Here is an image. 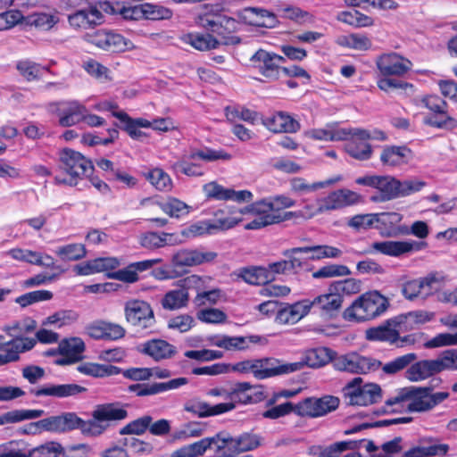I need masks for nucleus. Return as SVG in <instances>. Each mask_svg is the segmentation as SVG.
<instances>
[{"instance_id":"obj_61","label":"nucleus","mask_w":457,"mask_h":457,"mask_svg":"<svg viewBox=\"0 0 457 457\" xmlns=\"http://www.w3.org/2000/svg\"><path fill=\"white\" fill-rule=\"evenodd\" d=\"M337 19L338 21L355 28L370 27L374 24L372 17L366 15L356 9L339 12Z\"/></svg>"},{"instance_id":"obj_1","label":"nucleus","mask_w":457,"mask_h":457,"mask_svg":"<svg viewBox=\"0 0 457 457\" xmlns=\"http://www.w3.org/2000/svg\"><path fill=\"white\" fill-rule=\"evenodd\" d=\"M448 392H434L431 386H410L399 388L395 395L385 402L390 412H426L442 403L449 397Z\"/></svg>"},{"instance_id":"obj_38","label":"nucleus","mask_w":457,"mask_h":457,"mask_svg":"<svg viewBox=\"0 0 457 457\" xmlns=\"http://www.w3.org/2000/svg\"><path fill=\"white\" fill-rule=\"evenodd\" d=\"M138 243L145 249L155 250L166 245H175L179 243V239L175 233L147 231L139 236Z\"/></svg>"},{"instance_id":"obj_54","label":"nucleus","mask_w":457,"mask_h":457,"mask_svg":"<svg viewBox=\"0 0 457 457\" xmlns=\"http://www.w3.org/2000/svg\"><path fill=\"white\" fill-rule=\"evenodd\" d=\"M336 44L357 51H368L372 46L371 39L363 33H351L337 37Z\"/></svg>"},{"instance_id":"obj_49","label":"nucleus","mask_w":457,"mask_h":457,"mask_svg":"<svg viewBox=\"0 0 457 457\" xmlns=\"http://www.w3.org/2000/svg\"><path fill=\"white\" fill-rule=\"evenodd\" d=\"M335 355L336 352L328 347L311 349L306 352L304 360L303 361H299L303 365L300 370H302L305 365L310 368H320L328 364L329 361L333 363Z\"/></svg>"},{"instance_id":"obj_20","label":"nucleus","mask_w":457,"mask_h":457,"mask_svg":"<svg viewBox=\"0 0 457 457\" xmlns=\"http://www.w3.org/2000/svg\"><path fill=\"white\" fill-rule=\"evenodd\" d=\"M70 26L75 29H91L104 22V16L96 9V4H89L83 9L67 16Z\"/></svg>"},{"instance_id":"obj_32","label":"nucleus","mask_w":457,"mask_h":457,"mask_svg":"<svg viewBox=\"0 0 457 457\" xmlns=\"http://www.w3.org/2000/svg\"><path fill=\"white\" fill-rule=\"evenodd\" d=\"M85 351V344L79 337H71L62 339L58 345V352L62 356L56 360L59 365L71 364L79 361Z\"/></svg>"},{"instance_id":"obj_19","label":"nucleus","mask_w":457,"mask_h":457,"mask_svg":"<svg viewBox=\"0 0 457 457\" xmlns=\"http://www.w3.org/2000/svg\"><path fill=\"white\" fill-rule=\"evenodd\" d=\"M328 293L320 295L313 300L306 299L309 312L311 309H315L321 316L333 319L338 316L341 312L343 304V295H340L334 290H329Z\"/></svg>"},{"instance_id":"obj_11","label":"nucleus","mask_w":457,"mask_h":457,"mask_svg":"<svg viewBox=\"0 0 457 457\" xmlns=\"http://www.w3.org/2000/svg\"><path fill=\"white\" fill-rule=\"evenodd\" d=\"M126 322L137 329H146L155 323V317L151 304L142 299L131 298L124 303Z\"/></svg>"},{"instance_id":"obj_15","label":"nucleus","mask_w":457,"mask_h":457,"mask_svg":"<svg viewBox=\"0 0 457 457\" xmlns=\"http://www.w3.org/2000/svg\"><path fill=\"white\" fill-rule=\"evenodd\" d=\"M250 62L262 76L274 81L280 76L281 63L285 62V58L275 53L259 49L252 55Z\"/></svg>"},{"instance_id":"obj_53","label":"nucleus","mask_w":457,"mask_h":457,"mask_svg":"<svg viewBox=\"0 0 457 457\" xmlns=\"http://www.w3.org/2000/svg\"><path fill=\"white\" fill-rule=\"evenodd\" d=\"M78 371L93 378H106L119 375L121 368L112 364H100L96 362H84L78 366Z\"/></svg>"},{"instance_id":"obj_58","label":"nucleus","mask_w":457,"mask_h":457,"mask_svg":"<svg viewBox=\"0 0 457 457\" xmlns=\"http://www.w3.org/2000/svg\"><path fill=\"white\" fill-rule=\"evenodd\" d=\"M213 441L204 437L193 444L185 445L171 453L170 457H197L202 456L208 449H212Z\"/></svg>"},{"instance_id":"obj_6","label":"nucleus","mask_w":457,"mask_h":457,"mask_svg":"<svg viewBox=\"0 0 457 457\" xmlns=\"http://www.w3.org/2000/svg\"><path fill=\"white\" fill-rule=\"evenodd\" d=\"M300 362L282 363L275 358L245 360L232 365V370L242 374L252 373L257 379H265L283 374H289L300 369Z\"/></svg>"},{"instance_id":"obj_33","label":"nucleus","mask_w":457,"mask_h":457,"mask_svg":"<svg viewBox=\"0 0 457 457\" xmlns=\"http://www.w3.org/2000/svg\"><path fill=\"white\" fill-rule=\"evenodd\" d=\"M306 299L298 301L295 303H280L275 321L278 324H295L309 313Z\"/></svg>"},{"instance_id":"obj_7","label":"nucleus","mask_w":457,"mask_h":457,"mask_svg":"<svg viewBox=\"0 0 457 457\" xmlns=\"http://www.w3.org/2000/svg\"><path fill=\"white\" fill-rule=\"evenodd\" d=\"M210 439H212V448L216 451H228L232 453L253 451L258 448L262 441V437L257 434L245 432L234 437L227 431H220L210 436Z\"/></svg>"},{"instance_id":"obj_43","label":"nucleus","mask_w":457,"mask_h":457,"mask_svg":"<svg viewBox=\"0 0 457 457\" xmlns=\"http://www.w3.org/2000/svg\"><path fill=\"white\" fill-rule=\"evenodd\" d=\"M262 337L258 335L229 337H218L214 342V345L228 351H244L249 348L251 344H259Z\"/></svg>"},{"instance_id":"obj_17","label":"nucleus","mask_w":457,"mask_h":457,"mask_svg":"<svg viewBox=\"0 0 457 457\" xmlns=\"http://www.w3.org/2000/svg\"><path fill=\"white\" fill-rule=\"evenodd\" d=\"M84 40L100 49L112 52H120L127 48L126 38L112 30L97 29L86 33Z\"/></svg>"},{"instance_id":"obj_52","label":"nucleus","mask_w":457,"mask_h":457,"mask_svg":"<svg viewBox=\"0 0 457 457\" xmlns=\"http://www.w3.org/2000/svg\"><path fill=\"white\" fill-rule=\"evenodd\" d=\"M349 131L346 128H340L337 123H328L325 128L313 129L310 131V137L316 140L341 141L346 140Z\"/></svg>"},{"instance_id":"obj_12","label":"nucleus","mask_w":457,"mask_h":457,"mask_svg":"<svg viewBox=\"0 0 457 457\" xmlns=\"http://www.w3.org/2000/svg\"><path fill=\"white\" fill-rule=\"evenodd\" d=\"M339 398L326 395L321 397H307L297 403L296 415L299 417L318 418L327 415L339 406Z\"/></svg>"},{"instance_id":"obj_21","label":"nucleus","mask_w":457,"mask_h":457,"mask_svg":"<svg viewBox=\"0 0 457 457\" xmlns=\"http://www.w3.org/2000/svg\"><path fill=\"white\" fill-rule=\"evenodd\" d=\"M188 282L191 292L195 293L192 301L195 308L212 306L220 301L221 290L220 288L206 290L205 281L201 276L192 274Z\"/></svg>"},{"instance_id":"obj_18","label":"nucleus","mask_w":457,"mask_h":457,"mask_svg":"<svg viewBox=\"0 0 457 457\" xmlns=\"http://www.w3.org/2000/svg\"><path fill=\"white\" fill-rule=\"evenodd\" d=\"M363 202V197L357 192L341 188L329 193L321 200L319 211L328 212L357 205Z\"/></svg>"},{"instance_id":"obj_31","label":"nucleus","mask_w":457,"mask_h":457,"mask_svg":"<svg viewBox=\"0 0 457 457\" xmlns=\"http://www.w3.org/2000/svg\"><path fill=\"white\" fill-rule=\"evenodd\" d=\"M236 408V403L233 402L220 403L215 405H211L206 402L202 401H190L184 405V410L192 413L199 418H205L216 416L228 412Z\"/></svg>"},{"instance_id":"obj_30","label":"nucleus","mask_w":457,"mask_h":457,"mask_svg":"<svg viewBox=\"0 0 457 457\" xmlns=\"http://www.w3.org/2000/svg\"><path fill=\"white\" fill-rule=\"evenodd\" d=\"M239 17L244 23L253 27L273 28L278 22L273 12L258 7L244 8L240 12Z\"/></svg>"},{"instance_id":"obj_28","label":"nucleus","mask_w":457,"mask_h":457,"mask_svg":"<svg viewBox=\"0 0 457 457\" xmlns=\"http://www.w3.org/2000/svg\"><path fill=\"white\" fill-rule=\"evenodd\" d=\"M188 383L187 378H177L167 382L137 383L129 385L128 391L134 393L137 396L143 397L158 395L166 391L177 389Z\"/></svg>"},{"instance_id":"obj_39","label":"nucleus","mask_w":457,"mask_h":457,"mask_svg":"<svg viewBox=\"0 0 457 457\" xmlns=\"http://www.w3.org/2000/svg\"><path fill=\"white\" fill-rule=\"evenodd\" d=\"M62 433V416H50L37 421L29 422L18 428L21 435H39L43 432Z\"/></svg>"},{"instance_id":"obj_42","label":"nucleus","mask_w":457,"mask_h":457,"mask_svg":"<svg viewBox=\"0 0 457 457\" xmlns=\"http://www.w3.org/2000/svg\"><path fill=\"white\" fill-rule=\"evenodd\" d=\"M142 352L159 361L172 358L177 353V348L166 340L151 339L144 343Z\"/></svg>"},{"instance_id":"obj_45","label":"nucleus","mask_w":457,"mask_h":457,"mask_svg":"<svg viewBox=\"0 0 457 457\" xmlns=\"http://www.w3.org/2000/svg\"><path fill=\"white\" fill-rule=\"evenodd\" d=\"M220 23L221 26H217L212 33L213 36L220 37V46H236L241 42V38L235 34L237 24L235 19L224 15Z\"/></svg>"},{"instance_id":"obj_56","label":"nucleus","mask_w":457,"mask_h":457,"mask_svg":"<svg viewBox=\"0 0 457 457\" xmlns=\"http://www.w3.org/2000/svg\"><path fill=\"white\" fill-rule=\"evenodd\" d=\"M339 179H328L325 181L309 183L305 179L302 177H295L289 180L290 190L295 195H305L311 192L317 191L320 188H324L329 186Z\"/></svg>"},{"instance_id":"obj_55","label":"nucleus","mask_w":457,"mask_h":457,"mask_svg":"<svg viewBox=\"0 0 457 457\" xmlns=\"http://www.w3.org/2000/svg\"><path fill=\"white\" fill-rule=\"evenodd\" d=\"M16 69L20 75L28 82L39 80L45 71H50L49 67L43 66L29 59L18 61L16 62Z\"/></svg>"},{"instance_id":"obj_2","label":"nucleus","mask_w":457,"mask_h":457,"mask_svg":"<svg viewBox=\"0 0 457 457\" xmlns=\"http://www.w3.org/2000/svg\"><path fill=\"white\" fill-rule=\"evenodd\" d=\"M62 416V433L79 429L84 436H98L109 427L110 421L125 420L128 411L116 403L99 404L92 412V419L84 420L75 412H64Z\"/></svg>"},{"instance_id":"obj_50","label":"nucleus","mask_w":457,"mask_h":457,"mask_svg":"<svg viewBox=\"0 0 457 457\" xmlns=\"http://www.w3.org/2000/svg\"><path fill=\"white\" fill-rule=\"evenodd\" d=\"M366 442L365 439L359 441H341L330 445L328 447L321 449L320 446H312L310 448L311 454H317V457H338L343 452L346 450H354L359 447V445Z\"/></svg>"},{"instance_id":"obj_23","label":"nucleus","mask_w":457,"mask_h":457,"mask_svg":"<svg viewBox=\"0 0 457 457\" xmlns=\"http://www.w3.org/2000/svg\"><path fill=\"white\" fill-rule=\"evenodd\" d=\"M162 261L161 258H156L130 262L123 269L107 273L106 277L126 284H134L139 281V273L151 270L154 265L162 262Z\"/></svg>"},{"instance_id":"obj_14","label":"nucleus","mask_w":457,"mask_h":457,"mask_svg":"<svg viewBox=\"0 0 457 457\" xmlns=\"http://www.w3.org/2000/svg\"><path fill=\"white\" fill-rule=\"evenodd\" d=\"M379 76H405L412 68V62L408 58L395 52L379 54L375 61Z\"/></svg>"},{"instance_id":"obj_3","label":"nucleus","mask_w":457,"mask_h":457,"mask_svg":"<svg viewBox=\"0 0 457 457\" xmlns=\"http://www.w3.org/2000/svg\"><path fill=\"white\" fill-rule=\"evenodd\" d=\"M295 201L283 195L264 198L244 207L240 213H250L255 218L244 225L245 229L256 230L267 226L278 224L295 216L294 212L280 211L293 207Z\"/></svg>"},{"instance_id":"obj_63","label":"nucleus","mask_w":457,"mask_h":457,"mask_svg":"<svg viewBox=\"0 0 457 457\" xmlns=\"http://www.w3.org/2000/svg\"><path fill=\"white\" fill-rule=\"evenodd\" d=\"M223 16L224 15H221L220 13L212 12L210 11H204L197 13L194 20L195 23L198 27L205 29L207 33L212 35L217 26H221V23H220V21L223 18Z\"/></svg>"},{"instance_id":"obj_62","label":"nucleus","mask_w":457,"mask_h":457,"mask_svg":"<svg viewBox=\"0 0 457 457\" xmlns=\"http://www.w3.org/2000/svg\"><path fill=\"white\" fill-rule=\"evenodd\" d=\"M59 18L46 12H32L25 17V23L41 30L51 29L57 22Z\"/></svg>"},{"instance_id":"obj_51","label":"nucleus","mask_w":457,"mask_h":457,"mask_svg":"<svg viewBox=\"0 0 457 457\" xmlns=\"http://www.w3.org/2000/svg\"><path fill=\"white\" fill-rule=\"evenodd\" d=\"M184 43L198 51H209L220 47L218 38L210 33L189 32L183 37Z\"/></svg>"},{"instance_id":"obj_48","label":"nucleus","mask_w":457,"mask_h":457,"mask_svg":"<svg viewBox=\"0 0 457 457\" xmlns=\"http://www.w3.org/2000/svg\"><path fill=\"white\" fill-rule=\"evenodd\" d=\"M437 373L435 360H422L410 364L406 371V378L411 381H420Z\"/></svg>"},{"instance_id":"obj_8","label":"nucleus","mask_w":457,"mask_h":457,"mask_svg":"<svg viewBox=\"0 0 457 457\" xmlns=\"http://www.w3.org/2000/svg\"><path fill=\"white\" fill-rule=\"evenodd\" d=\"M355 182L377 190V193L370 196L373 203H385L398 198V179L395 177L367 175L357 178Z\"/></svg>"},{"instance_id":"obj_37","label":"nucleus","mask_w":457,"mask_h":457,"mask_svg":"<svg viewBox=\"0 0 457 457\" xmlns=\"http://www.w3.org/2000/svg\"><path fill=\"white\" fill-rule=\"evenodd\" d=\"M401 322L396 318L387 320L383 325L370 328L366 330V338L370 341L395 343L399 337L397 327Z\"/></svg>"},{"instance_id":"obj_5","label":"nucleus","mask_w":457,"mask_h":457,"mask_svg":"<svg viewBox=\"0 0 457 457\" xmlns=\"http://www.w3.org/2000/svg\"><path fill=\"white\" fill-rule=\"evenodd\" d=\"M389 306L386 297L378 291H370L360 295L343 312L346 321L363 322L383 314Z\"/></svg>"},{"instance_id":"obj_34","label":"nucleus","mask_w":457,"mask_h":457,"mask_svg":"<svg viewBox=\"0 0 457 457\" xmlns=\"http://www.w3.org/2000/svg\"><path fill=\"white\" fill-rule=\"evenodd\" d=\"M87 388L77 384L46 385L38 388H30L29 394L36 396H53L65 398L84 393Z\"/></svg>"},{"instance_id":"obj_46","label":"nucleus","mask_w":457,"mask_h":457,"mask_svg":"<svg viewBox=\"0 0 457 457\" xmlns=\"http://www.w3.org/2000/svg\"><path fill=\"white\" fill-rule=\"evenodd\" d=\"M87 108L77 101L67 103L66 107L57 112L59 124L62 127H71L82 121Z\"/></svg>"},{"instance_id":"obj_24","label":"nucleus","mask_w":457,"mask_h":457,"mask_svg":"<svg viewBox=\"0 0 457 457\" xmlns=\"http://www.w3.org/2000/svg\"><path fill=\"white\" fill-rule=\"evenodd\" d=\"M218 254L212 251L199 249H179L171 257L173 268L193 267L203 263L212 262Z\"/></svg>"},{"instance_id":"obj_59","label":"nucleus","mask_w":457,"mask_h":457,"mask_svg":"<svg viewBox=\"0 0 457 457\" xmlns=\"http://www.w3.org/2000/svg\"><path fill=\"white\" fill-rule=\"evenodd\" d=\"M145 179L157 190L169 192L173 187L170 175L161 168H154L144 173Z\"/></svg>"},{"instance_id":"obj_64","label":"nucleus","mask_w":457,"mask_h":457,"mask_svg":"<svg viewBox=\"0 0 457 457\" xmlns=\"http://www.w3.org/2000/svg\"><path fill=\"white\" fill-rule=\"evenodd\" d=\"M0 447L4 449V457H29V445L24 440H12Z\"/></svg>"},{"instance_id":"obj_10","label":"nucleus","mask_w":457,"mask_h":457,"mask_svg":"<svg viewBox=\"0 0 457 457\" xmlns=\"http://www.w3.org/2000/svg\"><path fill=\"white\" fill-rule=\"evenodd\" d=\"M422 105L431 112L425 123L436 129H453L457 120L448 114V104L437 95H428L420 99Z\"/></svg>"},{"instance_id":"obj_57","label":"nucleus","mask_w":457,"mask_h":457,"mask_svg":"<svg viewBox=\"0 0 457 457\" xmlns=\"http://www.w3.org/2000/svg\"><path fill=\"white\" fill-rule=\"evenodd\" d=\"M293 253H312V260H320L325 258H338L342 255V251L335 246L328 245H318L312 246L295 247Z\"/></svg>"},{"instance_id":"obj_44","label":"nucleus","mask_w":457,"mask_h":457,"mask_svg":"<svg viewBox=\"0 0 457 457\" xmlns=\"http://www.w3.org/2000/svg\"><path fill=\"white\" fill-rule=\"evenodd\" d=\"M244 208L240 209H220L214 212V220L212 222L213 230H227L232 228L243 220V215L240 213Z\"/></svg>"},{"instance_id":"obj_25","label":"nucleus","mask_w":457,"mask_h":457,"mask_svg":"<svg viewBox=\"0 0 457 457\" xmlns=\"http://www.w3.org/2000/svg\"><path fill=\"white\" fill-rule=\"evenodd\" d=\"M36 345L35 338L15 336L12 339L0 343V366L20 360V354L31 350Z\"/></svg>"},{"instance_id":"obj_22","label":"nucleus","mask_w":457,"mask_h":457,"mask_svg":"<svg viewBox=\"0 0 457 457\" xmlns=\"http://www.w3.org/2000/svg\"><path fill=\"white\" fill-rule=\"evenodd\" d=\"M190 275L179 279L177 287L167 291L162 297L160 303L163 310L177 311L186 308L189 303V288Z\"/></svg>"},{"instance_id":"obj_13","label":"nucleus","mask_w":457,"mask_h":457,"mask_svg":"<svg viewBox=\"0 0 457 457\" xmlns=\"http://www.w3.org/2000/svg\"><path fill=\"white\" fill-rule=\"evenodd\" d=\"M427 247L428 243L425 241H381L372 243L363 251V253H379L387 256L400 257L405 253L422 251Z\"/></svg>"},{"instance_id":"obj_47","label":"nucleus","mask_w":457,"mask_h":457,"mask_svg":"<svg viewBox=\"0 0 457 457\" xmlns=\"http://www.w3.org/2000/svg\"><path fill=\"white\" fill-rule=\"evenodd\" d=\"M238 278L249 285L263 286L270 281V273L264 266H247L237 269L235 272Z\"/></svg>"},{"instance_id":"obj_41","label":"nucleus","mask_w":457,"mask_h":457,"mask_svg":"<svg viewBox=\"0 0 457 457\" xmlns=\"http://www.w3.org/2000/svg\"><path fill=\"white\" fill-rule=\"evenodd\" d=\"M382 397L381 388L377 384H366L350 393L349 403L353 405L367 406L376 403Z\"/></svg>"},{"instance_id":"obj_40","label":"nucleus","mask_w":457,"mask_h":457,"mask_svg":"<svg viewBox=\"0 0 457 457\" xmlns=\"http://www.w3.org/2000/svg\"><path fill=\"white\" fill-rule=\"evenodd\" d=\"M142 205H156L164 213L171 218L179 219L189 212V206L183 201L176 197H168L166 202H159L154 198L148 197L141 201Z\"/></svg>"},{"instance_id":"obj_60","label":"nucleus","mask_w":457,"mask_h":457,"mask_svg":"<svg viewBox=\"0 0 457 457\" xmlns=\"http://www.w3.org/2000/svg\"><path fill=\"white\" fill-rule=\"evenodd\" d=\"M29 457H78L75 454L65 453L62 445L55 441H49L41 445L30 448Z\"/></svg>"},{"instance_id":"obj_26","label":"nucleus","mask_w":457,"mask_h":457,"mask_svg":"<svg viewBox=\"0 0 457 457\" xmlns=\"http://www.w3.org/2000/svg\"><path fill=\"white\" fill-rule=\"evenodd\" d=\"M435 275L407 280L402 284L401 293L405 299L414 301L419 297L426 299L434 293L433 285L436 282Z\"/></svg>"},{"instance_id":"obj_29","label":"nucleus","mask_w":457,"mask_h":457,"mask_svg":"<svg viewBox=\"0 0 457 457\" xmlns=\"http://www.w3.org/2000/svg\"><path fill=\"white\" fill-rule=\"evenodd\" d=\"M377 228L381 236L394 237L407 235V226L402 224L403 215L399 212L377 213Z\"/></svg>"},{"instance_id":"obj_16","label":"nucleus","mask_w":457,"mask_h":457,"mask_svg":"<svg viewBox=\"0 0 457 457\" xmlns=\"http://www.w3.org/2000/svg\"><path fill=\"white\" fill-rule=\"evenodd\" d=\"M349 136L345 145V152L359 161L369 160L372 155L371 145L368 140L371 137L368 130L359 128H346Z\"/></svg>"},{"instance_id":"obj_27","label":"nucleus","mask_w":457,"mask_h":457,"mask_svg":"<svg viewBox=\"0 0 457 457\" xmlns=\"http://www.w3.org/2000/svg\"><path fill=\"white\" fill-rule=\"evenodd\" d=\"M262 124L270 132L296 133L300 130V122L288 112L278 111L270 116L262 118Z\"/></svg>"},{"instance_id":"obj_35","label":"nucleus","mask_w":457,"mask_h":457,"mask_svg":"<svg viewBox=\"0 0 457 457\" xmlns=\"http://www.w3.org/2000/svg\"><path fill=\"white\" fill-rule=\"evenodd\" d=\"M112 115L120 120V129L124 130L135 140H139L146 136L145 132L140 130L141 128L152 127V123L148 120L144 118H132L124 111H112Z\"/></svg>"},{"instance_id":"obj_9","label":"nucleus","mask_w":457,"mask_h":457,"mask_svg":"<svg viewBox=\"0 0 457 457\" xmlns=\"http://www.w3.org/2000/svg\"><path fill=\"white\" fill-rule=\"evenodd\" d=\"M381 364L378 360L370 356L361 355L356 352L341 355L336 354L333 360V367L336 370L352 374H367L378 370Z\"/></svg>"},{"instance_id":"obj_4","label":"nucleus","mask_w":457,"mask_h":457,"mask_svg":"<svg viewBox=\"0 0 457 457\" xmlns=\"http://www.w3.org/2000/svg\"><path fill=\"white\" fill-rule=\"evenodd\" d=\"M94 170L90 159L78 151L65 147L58 153V173L54 176V182L57 185L76 187Z\"/></svg>"},{"instance_id":"obj_36","label":"nucleus","mask_w":457,"mask_h":457,"mask_svg":"<svg viewBox=\"0 0 457 457\" xmlns=\"http://www.w3.org/2000/svg\"><path fill=\"white\" fill-rule=\"evenodd\" d=\"M413 152L406 145H386L380 154L384 166L399 167L407 164L412 158Z\"/></svg>"}]
</instances>
